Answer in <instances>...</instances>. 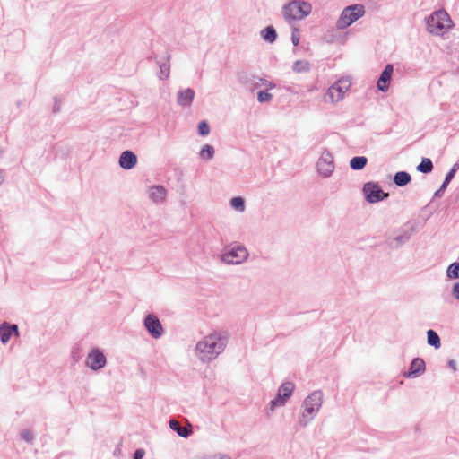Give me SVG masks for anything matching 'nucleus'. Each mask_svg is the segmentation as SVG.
<instances>
[{
  "label": "nucleus",
  "instance_id": "1",
  "mask_svg": "<svg viewBox=\"0 0 459 459\" xmlns=\"http://www.w3.org/2000/svg\"><path fill=\"white\" fill-rule=\"evenodd\" d=\"M228 342L229 333L227 332L213 331L196 342L195 355L201 362L209 363L224 351Z\"/></svg>",
  "mask_w": 459,
  "mask_h": 459
},
{
  "label": "nucleus",
  "instance_id": "2",
  "mask_svg": "<svg viewBox=\"0 0 459 459\" xmlns=\"http://www.w3.org/2000/svg\"><path fill=\"white\" fill-rule=\"evenodd\" d=\"M324 403V394L316 390L309 394L302 402L298 416V424L301 428L308 426L316 417Z\"/></svg>",
  "mask_w": 459,
  "mask_h": 459
},
{
  "label": "nucleus",
  "instance_id": "3",
  "mask_svg": "<svg viewBox=\"0 0 459 459\" xmlns=\"http://www.w3.org/2000/svg\"><path fill=\"white\" fill-rule=\"evenodd\" d=\"M453 22L448 13L438 10L431 13L427 19V30L436 36H442L453 28Z\"/></svg>",
  "mask_w": 459,
  "mask_h": 459
},
{
  "label": "nucleus",
  "instance_id": "4",
  "mask_svg": "<svg viewBox=\"0 0 459 459\" xmlns=\"http://www.w3.org/2000/svg\"><path fill=\"white\" fill-rule=\"evenodd\" d=\"M311 12V4L304 0H292L282 7V15L287 21L303 20Z\"/></svg>",
  "mask_w": 459,
  "mask_h": 459
},
{
  "label": "nucleus",
  "instance_id": "5",
  "mask_svg": "<svg viewBox=\"0 0 459 459\" xmlns=\"http://www.w3.org/2000/svg\"><path fill=\"white\" fill-rule=\"evenodd\" d=\"M351 87V82L342 78L330 86L323 96L325 103L335 104L341 101Z\"/></svg>",
  "mask_w": 459,
  "mask_h": 459
},
{
  "label": "nucleus",
  "instance_id": "6",
  "mask_svg": "<svg viewBox=\"0 0 459 459\" xmlns=\"http://www.w3.org/2000/svg\"><path fill=\"white\" fill-rule=\"evenodd\" d=\"M249 253L247 249L240 244H235L221 255V261L227 264H241L247 260Z\"/></svg>",
  "mask_w": 459,
  "mask_h": 459
},
{
  "label": "nucleus",
  "instance_id": "7",
  "mask_svg": "<svg viewBox=\"0 0 459 459\" xmlns=\"http://www.w3.org/2000/svg\"><path fill=\"white\" fill-rule=\"evenodd\" d=\"M365 13V9L362 4H353L345 7L337 22L336 26L340 30H344L351 26L354 22L362 17Z\"/></svg>",
  "mask_w": 459,
  "mask_h": 459
},
{
  "label": "nucleus",
  "instance_id": "8",
  "mask_svg": "<svg viewBox=\"0 0 459 459\" xmlns=\"http://www.w3.org/2000/svg\"><path fill=\"white\" fill-rule=\"evenodd\" d=\"M295 385L292 382H283L278 389L276 396L270 402L269 410L273 412L276 408L282 407L292 395Z\"/></svg>",
  "mask_w": 459,
  "mask_h": 459
},
{
  "label": "nucleus",
  "instance_id": "9",
  "mask_svg": "<svg viewBox=\"0 0 459 459\" xmlns=\"http://www.w3.org/2000/svg\"><path fill=\"white\" fill-rule=\"evenodd\" d=\"M316 169L318 174L323 178H329L333 173V157L329 150L323 149L321 151L319 159L316 162Z\"/></svg>",
  "mask_w": 459,
  "mask_h": 459
},
{
  "label": "nucleus",
  "instance_id": "10",
  "mask_svg": "<svg viewBox=\"0 0 459 459\" xmlns=\"http://www.w3.org/2000/svg\"><path fill=\"white\" fill-rule=\"evenodd\" d=\"M84 363L92 371H99L105 368L107 358L100 348L95 347L88 352Z\"/></svg>",
  "mask_w": 459,
  "mask_h": 459
},
{
  "label": "nucleus",
  "instance_id": "11",
  "mask_svg": "<svg viewBox=\"0 0 459 459\" xmlns=\"http://www.w3.org/2000/svg\"><path fill=\"white\" fill-rule=\"evenodd\" d=\"M363 194L365 199L370 204L377 203L388 196V194L385 193L377 184L373 182H368L364 185Z\"/></svg>",
  "mask_w": 459,
  "mask_h": 459
},
{
  "label": "nucleus",
  "instance_id": "12",
  "mask_svg": "<svg viewBox=\"0 0 459 459\" xmlns=\"http://www.w3.org/2000/svg\"><path fill=\"white\" fill-rule=\"evenodd\" d=\"M146 331L153 339H159L164 333L163 326L159 318L153 314H148L143 319Z\"/></svg>",
  "mask_w": 459,
  "mask_h": 459
},
{
  "label": "nucleus",
  "instance_id": "13",
  "mask_svg": "<svg viewBox=\"0 0 459 459\" xmlns=\"http://www.w3.org/2000/svg\"><path fill=\"white\" fill-rule=\"evenodd\" d=\"M413 233L414 228L412 226L403 228L390 237L387 239V244L391 248H399L410 240Z\"/></svg>",
  "mask_w": 459,
  "mask_h": 459
},
{
  "label": "nucleus",
  "instance_id": "14",
  "mask_svg": "<svg viewBox=\"0 0 459 459\" xmlns=\"http://www.w3.org/2000/svg\"><path fill=\"white\" fill-rule=\"evenodd\" d=\"M19 336V329L17 325L4 322L0 324V341L5 345L13 336Z\"/></svg>",
  "mask_w": 459,
  "mask_h": 459
},
{
  "label": "nucleus",
  "instance_id": "15",
  "mask_svg": "<svg viewBox=\"0 0 459 459\" xmlns=\"http://www.w3.org/2000/svg\"><path fill=\"white\" fill-rule=\"evenodd\" d=\"M167 189L160 185L152 186L148 189V198L156 204H161L166 201Z\"/></svg>",
  "mask_w": 459,
  "mask_h": 459
},
{
  "label": "nucleus",
  "instance_id": "16",
  "mask_svg": "<svg viewBox=\"0 0 459 459\" xmlns=\"http://www.w3.org/2000/svg\"><path fill=\"white\" fill-rule=\"evenodd\" d=\"M393 72L394 65L392 64L386 65L377 82V89L380 91L385 92L388 91Z\"/></svg>",
  "mask_w": 459,
  "mask_h": 459
},
{
  "label": "nucleus",
  "instance_id": "17",
  "mask_svg": "<svg viewBox=\"0 0 459 459\" xmlns=\"http://www.w3.org/2000/svg\"><path fill=\"white\" fill-rule=\"evenodd\" d=\"M119 166L124 169H131L137 163V156L132 151H124L119 157Z\"/></svg>",
  "mask_w": 459,
  "mask_h": 459
},
{
  "label": "nucleus",
  "instance_id": "18",
  "mask_svg": "<svg viewBox=\"0 0 459 459\" xmlns=\"http://www.w3.org/2000/svg\"><path fill=\"white\" fill-rule=\"evenodd\" d=\"M195 91L191 88L180 90L177 93V103L181 107H189L195 98Z\"/></svg>",
  "mask_w": 459,
  "mask_h": 459
},
{
  "label": "nucleus",
  "instance_id": "19",
  "mask_svg": "<svg viewBox=\"0 0 459 459\" xmlns=\"http://www.w3.org/2000/svg\"><path fill=\"white\" fill-rule=\"evenodd\" d=\"M426 369L425 361L420 358H415L411 363L409 371L405 374L406 377H416L424 373Z\"/></svg>",
  "mask_w": 459,
  "mask_h": 459
},
{
  "label": "nucleus",
  "instance_id": "20",
  "mask_svg": "<svg viewBox=\"0 0 459 459\" xmlns=\"http://www.w3.org/2000/svg\"><path fill=\"white\" fill-rule=\"evenodd\" d=\"M170 56L168 55L166 56L165 61H157L160 71L157 74V76L160 80H167L170 74V65H169Z\"/></svg>",
  "mask_w": 459,
  "mask_h": 459
},
{
  "label": "nucleus",
  "instance_id": "21",
  "mask_svg": "<svg viewBox=\"0 0 459 459\" xmlns=\"http://www.w3.org/2000/svg\"><path fill=\"white\" fill-rule=\"evenodd\" d=\"M169 424L170 429L176 431L178 435L181 437H187L192 433L191 426L187 428H183L176 420H170Z\"/></svg>",
  "mask_w": 459,
  "mask_h": 459
},
{
  "label": "nucleus",
  "instance_id": "22",
  "mask_svg": "<svg viewBox=\"0 0 459 459\" xmlns=\"http://www.w3.org/2000/svg\"><path fill=\"white\" fill-rule=\"evenodd\" d=\"M260 35L262 39L268 43H273L277 38L276 30L273 26H267L262 30Z\"/></svg>",
  "mask_w": 459,
  "mask_h": 459
},
{
  "label": "nucleus",
  "instance_id": "23",
  "mask_svg": "<svg viewBox=\"0 0 459 459\" xmlns=\"http://www.w3.org/2000/svg\"><path fill=\"white\" fill-rule=\"evenodd\" d=\"M230 206L232 210L242 213L246 211L245 199L241 196L233 197L230 200Z\"/></svg>",
  "mask_w": 459,
  "mask_h": 459
},
{
  "label": "nucleus",
  "instance_id": "24",
  "mask_svg": "<svg viewBox=\"0 0 459 459\" xmlns=\"http://www.w3.org/2000/svg\"><path fill=\"white\" fill-rule=\"evenodd\" d=\"M411 177L408 172L399 171L394 175V182L398 186H403L410 183Z\"/></svg>",
  "mask_w": 459,
  "mask_h": 459
},
{
  "label": "nucleus",
  "instance_id": "25",
  "mask_svg": "<svg viewBox=\"0 0 459 459\" xmlns=\"http://www.w3.org/2000/svg\"><path fill=\"white\" fill-rule=\"evenodd\" d=\"M214 154H215V150H214L213 146H212L210 144H204L199 152L200 159L206 160V161L212 160L214 157Z\"/></svg>",
  "mask_w": 459,
  "mask_h": 459
},
{
  "label": "nucleus",
  "instance_id": "26",
  "mask_svg": "<svg viewBox=\"0 0 459 459\" xmlns=\"http://www.w3.org/2000/svg\"><path fill=\"white\" fill-rule=\"evenodd\" d=\"M368 162V160L364 156H356L353 157L350 161V166L354 170L362 169Z\"/></svg>",
  "mask_w": 459,
  "mask_h": 459
},
{
  "label": "nucleus",
  "instance_id": "27",
  "mask_svg": "<svg viewBox=\"0 0 459 459\" xmlns=\"http://www.w3.org/2000/svg\"><path fill=\"white\" fill-rule=\"evenodd\" d=\"M428 344L433 346L436 349L440 348L441 342L438 334L434 330H429L427 332Z\"/></svg>",
  "mask_w": 459,
  "mask_h": 459
},
{
  "label": "nucleus",
  "instance_id": "28",
  "mask_svg": "<svg viewBox=\"0 0 459 459\" xmlns=\"http://www.w3.org/2000/svg\"><path fill=\"white\" fill-rule=\"evenodd\" d=\"M446 277L450 280L459 279V262L452 263L447 267Z\"/></svg>",
  "mask_w": 459,
  "mask_h": 459
},
{
  "label": "nucleus",
  "instance_id": "29",
  "mask_svg": "<svg viewBox=\"0 0 459 459\" xmlns=\"http://www.w3.org/2000/svg\"><path fill=\"white\" fill-rule=\"evenodd\" d=\"M293 70L296 73H307L310 70V64L307 60H298L293 64Z\"/></svg>",
  "mask_w": 459,
  "mask_h": 459
},
{
  "label": "nucleus",
  "instance_id": "30",
  "mask_svg": "<svg viewBox=\"0 0 459 459\" xmlns=\"http://www.w3.org/2000/svg\"><path fill=\"white\" fill-rule=\"evenodd\" d=\"M433 169V164L430 159L423 158L421 162L417 166V170L422 173H429Z\"/></svg>",
  "mask_w": 459,
  "mask_h": 459
},
{
  "label": "nucleus",
  "instance_id": "31",
  "mask_svg": "<svg viewBox=\"0 0 459 459\" xmlns=\"http://www.w3.org/2000/svg\"><path fill=\"white\" fill-rule=\"evenodd\" d=\"M273 100V94L267 91H260L257 94V100L260 103H268Z\"/></svg>",
  "mask_w": 459,
  "mask_h": 459
},
{
  "label": "nucleus",
  "instance_id": "32",
  "mask_svg": "<svg viewBox=\"0 0 459 459\" xmlns=\"http://www.w3.org/2000/svg\"><path fill=\"white\" fill-rule=\"evenodd\" d=\"M255 87H265L267 89L272 90L274 89L276 85L266 79L257 78V81L255 82Z\"/></svg>",
  "mask_w": 459,
  "mask_h": 459
},
{
  "label": "nucleus",
  "instance_id": "33",
  "mask_svg": "<svg viewBox=\"0 0 459 459\" xmlns=\"http://www.w3.org/2000/svg\"><path fill=\"white\" fill-rule=\"evenodd\" d=\"M452 179H453L452 175L451 174H446L443 184L441 185L440 188L435 192L434 195L437 196V197L441 196L442 193L446 189L448 184L450 183V181Z\"/></svg>",
  "mask_w": 459,
  "mask_h": 459
},
{
  "label": "nucleus",
  "instance_id": "34",
  "mask_svg": "<svg viewBox=\"0 0 459 459\" xmlns=\"http://www.w3.org/2000/svg\"><path fill=\"white\" fill-rule=\"evenodd\" d=\"M198 134L202 136H206L210 134V126L206 121H202L198 124Z\"/></svg>",
  "mask_w": 459,
  "mask_h": 459
},
{
  "label": "nucleus",
  "instance_id": "35",
  "mask_svg": "<svg viewBox=\"0 0 459 459\" xmlns=\"http://www.w3.org/2000/svg\"><path fill=\"white\" fill-rule=\"evenodd\" d=\"M20 435H21V437L28 443H31L33 441L34 435H33L32 431L30 429L22 430Z\"/></svg>",
  "mask_w": 459,
  "mask_h": 459
},
{
  "label": "nucleus",
  "instance_id": "36",
  "mask_svg": "<svg viewBox=\"0 0 459 459\" xmlns=\"http://www.w3.org/2000/svg\"><path fill=\"white\" fill-rule=\"evenodd\" d=\"M300 35L299 31L297 28H293L292 33H291V41L294 46H298L299 43Z\"/></svg>",
  "mask_w": 459,
  "mask_h": 459
},
{
  "label": "nucleus",
  "instance_id": "37",
  "mask_svg": "<svg viewBox=\"0 0 459 459\" xmlns=\"http://www.w3.org/2000/svg\"><path fill=\"white\" fill-rule=\"evenodd\" d=\"M451 294L453 298L459 301V281L453 284Z\"/></svg>",
  "mask_w": 459,
  "mask_h": 459
},
{
  "label": "nucleus",
  "instance_id": "38",
  "mask_svg": "<svg viewBox=\"0 0 459 459\" xmlns=\"http://www.w3.org/2000/svg\"><path fill=\"white\" fill-rule=\"evenodd\" d=\"M208 459H232V458L230 455L218 453V454H214V455L209 456Z\"/></svg>",
  "mask_w": 459,
  "mask_h": 459
},
{
  "label": "nucleus",
  "instance_id": "39",
  "mask_svg": "<svg viewBox=\"0 0 459 459\" xmlns=\"http://www.w3.org/2000/svg\"><path fill=\"white\" fill-rule=\"evenodd\" d=\"M144 455L145 451L142 448H139L134 452V459H142Z\"/></svg>",
  "mask_w": 459,
  "mask_h": 459
},
{
  "label": "nucleus",
  "instance_id": "40",
  "mask_svg": "<svg viewBox=\"0 0 459 459\" xmlns=\"http://www.w3.org/2000/svg\"><path fill=\"white\" fill-rule=\"evenodd\" d=\"M458 169H459V163H457V162H456V163H455V164L452 166V168H451L450 171H449L447 174H451V175H452V178H454L455 174L456 173V171H457Z\"/></svg>",
  "mask_w": 459,
  "mask_h": 459
},
{
  "label": "nucleus",
  "instance_id": "41",
  "mask_svg": "<svg viewBox=\"0 0 459 459\" xmlns=\"http://www.w3.org/2000/svg\"><path fill=\"white\" fill-rule=\"evenodd\" d=\"M61 103L57 99H55V105L53 108L54 112H58L60 110Z\"/></svg>",
  "mask_w": 459,
  "mask_h": 459
},
{
  "label": "nucleus",
  "instance_id": "42",
  "mask_svg": "<svg viewBox=\"0 0 459 459\" xmlns=\"http://www.w3.org/2000/svg\"><path fill=\"white\" fill-rule=\"evenodd\" d=\"M448 367L453 370V371H456L457 368H456V362L454 360V359H450L448 361Z\"/></svg>",
  "mask_w": 459,
  "mask_h": 459
},
{
  "label": "nucleus",
  "instance_id": "43",
  "mask_svg": "<svg viewBox=\"0 0 459 459\" xmlns=\"http://www.w3.org/2000/svg\"><path fill=\"white\" fill-rule=\"evenodd\" d=\"M4 172L2 169H0V186L4 183Z\"/></svg>",
  "mask_w": 459,
  "mask_h": 459
},
{
  "label": "nucleus",
  "instance_id": "44",
  "mask_svg": "<svg viewBox=\"0 0 459 459\" xmlns=\"http://www.w3.org/2000/svg\"><path fill=\"white\" fill-rule=\"evenodd\" d=\"M4 153V148L0 145V159L3 157Z\"/></svg>",
  "mask_w": 459,
  "mask_h": 459
}]
</instances>
